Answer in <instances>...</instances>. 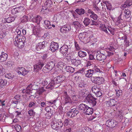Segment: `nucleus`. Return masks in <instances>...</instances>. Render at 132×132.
Returning a JSON list of instances; mask_svg holds the SVG:
<instances>
[{"mask_svg": "<svg viewBox=\"0 0 132 132\" xmlns=\"http://www.w3.org/2000/svg\"><path fill=\"white\" fill-rule=\"evenodd\" d=\"M42 19V18L41 16L37 15L36 17H34L32 20L33 22L36 23L37 24H39Z\"/></svg>", "mask_w": 132, "mask_h": 132, "instance_id": "nucleus-17", "label": "nucleus"}, {"mask_svg": "<svg viewBox=\"0 0 132 132\" xmlns=\"http://www.w3.org/2000/svg\"><path fill=\"white\" fill-rule=\"evenodd\" d=\"M29 71L26 70L24 68L22 75L23 76H24L26 75L28 73Z\"/></svg>", "mask_w": 132, "mask_h": 132, "instance_id": "nucleus-58", "label": "nucleus"}, {"mask_svg": "<svg viewBox=\"0 0 132 132\" xmlns=\"http://www.w3.org/2000/svg\"><path fill=\"white\" fill-rule=\"evenodd\" d=\"M71 110L72 111L73 113H74V115L75 116L77 115V114L79 112V111L76 108H73L71 109Z\"/></svg>", "mask_w": 132, "mask_h": 132, "instance_id": "nucleus-50", "label": "nucleus"}, {"mask_svg": "<svg viewBox=\"0 0 132 132\" xmlns=\"http://www.w3.org/2000/svg\"><path fill=\"white\" fill-rule=\"evenodd\" d=\"M73 113L71 109L69 112H68L67 113V115L70 118H72L75 116Z\"/></svg>", "mask_w": 132, "mask_h": 132, "instance_id": "nucleus-40", "label": "nucleus"}, {"mask_svg": "<svg viewBox=\"0 0 132 132\" xmlns=\"http://www.w3.org/2000/svg\"><path fill=\"white\" fill-rule=\"evenodd\" d=\"M65 79V76L62 75L56 77L54 78L53 80L55 84L60 83V82H62Z\"/></svg>", "mask_w": 132, "mask_h": 132, "instance_id": "nucleus-10", "label": "nucleus"}, {"mask_svg": "<svg viewBox=\"0 0 132 132\" xmlns=\"http://www.w3.org/2000/svg\"><path fill=\"white\" fill-rule=\"evenodd\" d=\"M85 99L92 107H94L96 105L97 98L93 97L91 94H88L86 97Z\"/></svg>", "mask_w": 132, "mask_h": 132, "instance_id": "nucleus-3", "label": "nucleus"}, {"mask_svg": "<svg viewBox=\"0 0 132 132\" xmlns=\"http://www.w3.org/2000/svg\"><path fill=\"white\" fill-rule=\"evenodd\" d=\"M5 77L11 80H12L14 78V76L10 73H6L5 75Z\"/></svg>", "mask_w": 132, "mask_h": 132, "instance_id": "nucleus-39", "label": "nucleus"}, {"mask_svg": "<svg viewBox=\"0 0 132 132\" xmlns=\"http://www.w3.org/2000/svg\"><path fill=\"white\" fill-rule=\"evenodd\" d=\"M100 89V88L99 89L97 87L96 85H95L93 86L92 89V92L93 93H96V92H97V91L99 90Z\"/></svg>", "mask_w": 132, "mask_h": 132, "instance_id": "nucleus-36", "label": "nucleus"}, {"mask_svg": "<svg viewBox=\"0 0 132 132\" xmlns=\"http://www.w3.org/2000/svg\"><path fill=\"white\" fill-rule=\"evenodd\" d=\"M44 6L46 8L45 9L46 10L47 8H50L52 6V2L51 0H47L45 2Z\"/></svg>", "mask_w": 132, "mask_h": 132, "instance_id": "nucleus-20", "label": "nucleus"}, {"mask_svg": "<svg viewBox=\"0 0 132 132\" xmlns=\"http://www.w3.org/2000/svg\"><path fill=\"white\" fill-rule=\"evenodd\" d=\"M72 24L76 28H78V27L79 28L81 27V24L80 22L77 21H76L73 22Z\"/></svg>", "mask_w": 132, "mask_h": 132, "instance_id": "nucleus-35", "label": "nucleus"}, {"mask_svg": "<svg viewBox=\"0 0 132 132\" xmlns=\"http://www.w3.org/2000/svg\"><path fill=\"white\" fill-rule=\"evenodd\" d=\"M45 24L44 26L46 29H49L52 28L51 25L50 24V22L48 20H46L44 21Z\"/></svg>", "mask_w": 132, "mask_h": 132, "instance_id": "nucleus-23", "label": "nucleus"}, {"mask_svg": "<svg viewBox=\"0 0 132 132\" xmlns=\"http://www.w3.org/2000/svg\"><path fill=\"white\" fill-rule=\"evenodd\" d=\"M24 68L23 67H18V68L17 69L18 70V72L19 74H22Z\"/></svg>", "mask_w": 132, "mask_h": 132, "instance_id": "nucleus-53", "label": "nucleus"}, {"mask_svg": "<svg viewBox=\"0 0 132 132\" xmlns=\"http://www.w3.org/2000/svg\"><path fill=\"white\" fill-rule=\"evenodd\" d=\"M14 64V63L13 62L11 61H9L7 62L6 65L8 67H10L12 66Z\"/></svg>", "mask_w": 132, "mask_h": 132, "instance_id": "nucleus-54", "label": "nucleus"}, {"mask_svg": "<svg viewBox=\"0 0 132 132\" xmlns=\"http://www.w3.org/2000/svg\"><path fill=\"white\" fill-rule=\"evenodd\" d=\"M6 32L5 31H1L0 32V38H4L6 35Z\"/></svg>", "mask_w": 132, "mask_h": 132, "instance_id": "nucleus-51", "label": "nucleus"}, {"mask_svg": "<svg viewBox=\"0 0 132 132\" xmlns=\"http://www.w3.org/2000/svg\"><path fill=\"white\" fill-rule=\"evenodd\" d=\"M40 31V29L39 27H35L33 29V32L34 35L39 34Z\"/></svg>", "mask_w": 132, "mask_h": 132, "instance_id": "nucleus-30", "label": "nucleus"}, {"mask_svg": "<svg viewBox=\"0 0 132 132\" xmlns=\"http://www.w3.org/2000/svg\"><path fill=\"white\" fill-rule=\"evenodd\" d=\"M91 80L93 83L100 85L103 83L105 80L102 77H93L91 78Z\"/></svg>", "mask_w": 132, "mask_h": 132, "instance_id": "nucleus-4", "label": "nucleus"}, {"mask_svg": "<svg viewBox=\"0 0 132 132\" xmlns=\"http://www.w3.org/2000/svg\"><path fill=\"white\" fill-rule=\"evenodd\" d=\"M44 91V90L43 89V88L42 87L38 89L37 90V92L39 94H41Z\"/></svg>", "mask_w": 132, "mask_h": 132, "instance_id": "nucleus-55", "label": "nucleus"}, {"mask_svg": "<svg viewBox=\"0 0 132 132\" xmlns=\"http://www.w3.org/2000/svg\"><path fill=\"white\" fill-rule=\"evenodd\" d=\"M94 94L95 96L97 97H100L102 94V91L100 89Z\"/></svg>", "mask_w": 132, "mask_h": 132, "instance_id": "nucleus-41", "label": "nucleus"}, {"mask_svg": "<svg viewBox=\"0 0 132 132\" xmlns=\"http://www.w3.org/2000/svg\"><path fill=\"white\" fill-rule=\"evenodd\" d=\"M65 69L67 71L69 72L73 73L75 70V69L71 66H67L65 67Z\"/></svg>", "mask_w": 132, "mask_h": 132, "instance_id": "nucleus-32", "label": "nucleus"}, {"mask_svg": "<svg viewBox=\"0 0 132 132\" xmlns=\"http://www.w3.org/2000/svg\"><path fill=\"white\" fill-rule=\"evenodd\" d=\"M57 125H58L57 126V130L60 129L63 126V124L62 122H57Z\"/></svg>", "mask_w": 132, "mask_h": 132, "instance_id": "nucleus-49", "label": "nucleus"}, {"mask_svg": "<svg viewBox=\"0 0 132 132\" xmlns=\"http://www.w3.org/2000/svg\"><path fill=\"white\" fill-rule=\"evenodd\" d=\"M28 113L29 116H34L35 112L32 110H31L28 111Z\"/></svg>", "mask_w": 132, "mask_h": 132, "instance_id": "nucleus-52", "label": "nucleus"}, {"mask_svg": "<svg viewBox=\"0 0 132 132\" xmlns=\"http://www.w3.org/2000/svg\"><path fill=\"white\" fill-rule=\"evenodd\" d=\"M78 56L81 58H84L87 55L86 53L84 51H80L78 53Z\"/></svg>", "mask_w": 132, "mask_h": 132, "instance_id": "nucleus-28", "label": "nucleus"}, {"mask_svg": "<svg viewBox=\"0 0 132 132\" xmlns=\"http://www.w3.org/2000/svg\"><path fill=\"white\" fill-rule=\"evenodd\" d=\"M26 38L25 37H22L20 38H15V40L14 42V45L20 48H22L24 45V42L25 41Z\"/></svg>", "mask_w": 132, "mask_h": 132, "instance_id": "nucleus-2", "label": "nucleus"}, {"mask_svg": "<svg viewBox=\"0 0 132 132\" xmlns=\"http://www.w3.org/2000/svg\"><path fill=\"white\" fill-rule=\"evenodd\" d=\"M104 3L106 5V7L107 9L109 10H111L112 8L111 5L107 1L105 2Z\"/></svg>", "mask_w": 132, "mask_h": 132, "instance_id": "nucleus-47", "label": "nucleus"}, {"mask_svg": "<svg viewBox=\"0 0 132 132\" xmlns=\"http://www.w3.org/2000/svg\"><path fill=\"white\" fill-rule=\"evenodd\" d=\"M16 34L17 35L16 36L15 38H22V37H25L21 35V31L20 30L18 29H16L15 30Z\"/></svg>", "mask_w": 132, "mask_h": 132, "instance_id": "nucleus-26", "label": "nucleus"}, {"mask_svg": "<svg viewBox=\"0 0 132 132\" xmlns=\"http://www.w3.org/2000/svg\"><path fill=\"white\" fill-rule=\"evenodd\" d=\"M124 13L125 14L124 15V19H126L128 18L130 16V12L129 10L127 9L125 10L124 11Z\"/></svg>", "mask_w": 132, "mask_h": 132, "instance_id": "nucleus-21", "label": "nucleus"}, {"mask_svg": "<svg viewBox=\"0 0 132 132\" xmlns=\"http://www.w3.org/2000/svg\"><path fill=\"white\" fill-rule=\"evenodd\" d=\"M57 122L56 121H53L51 122V124L52 128L56 130H57Z\"/></svg>", "mask_w": 132, "mask_h": 132, "instance_id": "nucleus-34", "label": "nucleus"}, {"mask_svg": "<svg viewBox=\"0 0 132 132\" xmlns=\"http://www.w3.org/2000/svg\"><path fill=\"white\" fill-rule=\"evenodd\" d=\"M117 124V122L115 120L109 119L107 120L105 124L107 126L112 128L115 127Z\"/></svg>", "mask_w": 132, "mask_h": 132, "instance_id": "nucleus-7", "label": "nucleus"}, {"mask_svg": "<svg viewBox=\"0 0 132 132\" xmlns=\"http://www.w3.org/2000/svg\"><path fill=\"white\" fill-rule=\"evenodd\" d=\"M8 54L4 52H2L0 55V62H2L5 61L8 58Z\"/></svg>", "mask_w": 132, "mask_h": 132, "instance_id": "nucleus-13", "label": "nucleus"}, {"mask_svg": "<svg viewBox=\"0 0 132 132\" xmlns=\"http://www.w3.org/2000/svg\"><path fill=\"white\" fill-rule=\"evenodd\" d=\"M96 58L97 60L99 61L104 60L106 59L105 58V56L103 55L101 53L97 55Z\"/></svg>", "mask_w": 132, "mask_h": 132, "instance_id": "nucleus-25", "label": "nucleus"}, {"mask_svg": "<svg viewBox=\"0 0 132 132\" xmlns=\"http://www.w3.org/2000/svg\"><path fill=\"white\" fill-rule=\"evenodd\" d=\"M72 122V121L70 119H65L64 122V126H67L68 125L69 123Z\"/></svg>", "mask_w": 132, "mask_h": 132, "instance_id": "nucleus-42", "label": "nucleus"}, {"mask_svg": "<svg viewBox=\"0 0 132 132\" xmlns=\"http://www.w3.org/2000/svg\"><path fill=\"white\" fill-rule=\"evenodd\" d=\"M31 90V88H30V86L29 85L26 88V89L25 90H24L23 91H25L26 93L29 95Z\"/></svg>", "mask_w": 132, "mask_h": 132, "instance_id": "nucleus-44", "label": "nucleus"}, {"mask_svg": "<svg viewBox=\"0 0 132 132\" xmlns=\"http://www.w3.org/2000/svg\"><path fill=\"white\" fill-rule=\"evenodd\" d=\"M47 106L46 107L45 109V110H46L47 112H49L51 111V110L49 106Z\"/></svg>", "mask_w": 132, "mask_h": 132, "instance_id": "nucleus-61", "label": "nucleus"}, {"mask_svg": "<svg viewBox=\"0 0 132 132\" xmlns=\"http://www.w3.org/2000/svg\"><path fill=\"white\" fill-rule=\"evenodd\" d=\"M4 69L3 68L2 65H0V76H2L5 74V72L4 70Z\"/></svg>", "mask_w": 132, "mask_h": 132, "instance_id": "nucleus-45", "label": "nucleus"}, {"mask_svg": "<svg viewBox=\"0 0 132 132\" xmlns=\"http://www.w3.org/2000/svg\"><path fill=\"white\" fill-rule=\"evenodd\" d=\"M7 83V81L6 80L0 79V86L2 87L3 86L6 85Z\"/></svg>", "mask_w": 132, "mask_h": 132, "instance_id": "nucleus-33", "label": "nucleus"}, {"mask_svg": "<svg viewBox=\"0 0 132 132\" xmlns=\"http://www.w3.org/2000/svg\"><path fill=\"white\" fill-rule=\"evenodd\" d=\"M71 28L70 25H67L63 26L61 28L60 30V31L62 33H65L70 30Z\"/></svg>", "mask_w": 132, "mask_h": 132, "instance_id": "nucleus-14", "label": "nucleus"}, {"mask_svg": "<svg viewBox=\"0 0 132 132\" xmlns=\"http://www.w3.org/2000/svg\"><path fill=\"white\" fill-rule=\"evenodd\" d=\"M36 104V103L35 102H31L29 104V107H32L33 106H35Z\"/></svg>", "mask_w": 132, "mask_h": 132, "instance_id": "nucleus-56", "label": "nucleus"}, {"mask_svg": "<svg viewBox=\"0 0 132 132\" xmlns=\"http://www.w3.org/2000/svg\"><path fill=\"white\" fill-rule=\"evenodd\" d=\"M54 62L52 61L50 62L43 68V72L44 73H47L51 70L55 66Z\"/></svg>", "mask_w": 132, "mask_h": 132, "instance_id": "nucleus-5", "label": "nucleus"}, {"mask_svg": "<svg viewBox=\"0 0 132 132\" xmlns=\"http://www.w3.org/2000/svg\"><path fill=\"white\" fill-rule=\"evenodd\" d=\"M45 41L38 43L36 46V49L37 51H39L43 49L46 45Z\"/></svg>", "mask_w": 132, "mask_h": 132, "instance_id": "nucleus-11", "label": "nucleus"}, {"mask_svg": "<svg viewBox=\"0 0 132 132\" xmlns=\"http://www.w3.org/2000/svg\"><path fill=\"white\" fill-rule=\"evenodd\" d=\"M17 8L18 9V11L19 12L23 11L24 9L23 7L21 6L17 7Z\"/></svg>", "mask_w": 132, "mask_h": 132, "instance_id": "nucleus-60", "label": "nucleus"}, {"mask_svg": "<svg viewBox=\"0 0 132 132\" xmlns=\"http://www.w3.org/2000/svg\"><path fill=\"white\" fill-rule=\"evenodd\" d=\"M115 91L116 92V96L118 97H119L122 95V91L120 89L119 90L116 89Z\"/></svg>", "mask_w": 132, "mask_h": 132, "instance_id": "nucleus-38", "label": "nucleus"}, {"mask_svg": "<svg viewBox=\"0 0 132 132\" xmlns=\"http://www.w3.org/2000/svg\"><path fill=\"white\" fill-rule=\"evenodd\" d=\"M15 128L16 131L18 132H20L21 130V126L19 125H15Z\"/></svg>", "mask_w": 132, "mask_h": 132, "instance_id": "nucleus-43", "label": "nucleus"}, {"mask_svg": "<svg viewBox=\"0 0 132 132\" xmlns=\"http://www.w3.org/2000/svg\"><path fill=\"white\" fill-rule=\"evenodd\" d=\"M107 28L106 27H105V26H104V27H103L102 28V30L104 32H105L106 33L108 34V31H107Z\"/></svg>", "mask_w": 132, "mask_h": 132, "instance_id": "nucleus-62", "label": "nucleus"}, {"mask_svg": "<svg viewBox=\"0 0 132 132\" xmlns=\"http://www.w3.org/2000/svg\"><path fill=\"white\" fill-rule=\"evenodd\" d=\"M116 102L114 99H110L109 101H106V106L108 107L115 106Z\"/></svg>", "mask_w": 132, "mask_h": 132, "instance_id": "nucleus-15", "label": "nucleus"}, {"mask_svg": "<svg viewBox=\"0 0 132 132\" xmlns=\"http://www.w3.org/2000/svg\"><path fill=\"white\" fill-rule=\"evenodd\" d=\"M55 84H56L53 80H51L50 81L46 87V88L49 89H52L54 88V86Z\"/></svg>", "mask_w": 132, "mask_h": 132, "instance_id": "nucleus-19", "label": "nucleus"}, {"mask_svg": "<svg viewBox=\"0 0 132 132\" xmlns=\"http://www.w3.org/2000/svg\"><path fill=\"white\" fill-rule=\"evenodd\" d=\"M75 11L79 15L84 14L85 13V10L82 9H76Z\"/></svg>", "mask_w": 132, "mask_h": 132, "instance_id": "nucleus-31", "label": "nucleus"}, {"mask_svg": "<svg viewBox=\"0 0 132 132\" xmlns=\"http://www.w3.org/2000/svg\"><path fill=\"white\" fill-rule=\"evenodd\" d=\"M85 76L86 77L88 78L91 77L94 73V70L92 69H89L87 70H86L84 71Z\"/></svg>", "mask_w": 132, "mask_h": 132, "instance_id": "nucleus-16", "label": "nucleus"}, {"mask_svg": "<svg viewBox=\"0 0 132 132\" xmlns=\"http://www.w3.org/2000/svg\"><path fill=\"white\" fill-rule=\"evenodd\" d=\"M18 9L17 7L11 10V13L13 14H15L19 12L18 11Z\"/></svg>", "mask_w": 132, "mask_h": 132, "instance_id": "nucleus-48", "label": "nucleus"}, {"mask_svg": "<svg viewBox=\"0 0 132 132\" xmlns=\"http://www.w3.org/2000/svg\"><path fill=\"white\" fill-rule=\"evenodd\" d=\"M90 16L91 18H93L94 20H96L98 18V16L97 14L94 13L92 14H90Z\"/></svg>", "mask_w": 132, "mask_h": 132, "instance_id": "nucleus-46", "label": "nucleus"}, {"mask_svg": "<svg viewBox=\"0 0 132 132\" xmlns=\"http://www.w3.org/2000/svg\"><path fill=\"white\" fill-rule=\"evenodd\" d=\"M89 60H95V58L94 57V55H92L91 54H90L89 55Z\"/></svg>", "mask_w": 132, "mask_h": 132, "instance_id": "nucleus-59", "label": "nucleus"}, {"mask_svg": "<svg viewBox=\"0 0 132 132\" xmlns=\"http://www.w3.org/2000/svg\"><path fill=\"white\" fill-rule=\"evenodd\" d=\"M132 5V1L129 0L126 1L124 3V4L122 5L123 7H128Z\"/></svg>", "mask_w": 132, "mask_h": 132, "instance_id": "nucleus-24", "label": "nucleus"}, {"mask_svg": "<svg viewBox=\"0 0 132 132\" xmlns=\"http://www.w3.org/2000/svg\"><path fill=\"white\" fill-rule=\"evenodd\" d=\"M29 86H30L31 88L33 90H36L39 89V86L37 85L36 84V83L34 82L33 84H31L29 85Z\"/></svg>", "mask_w": 132, "mask_h": 132, "instance_id": "nucleus-27", "label": "nucleus"}, {"mask_svg": "<svg viewBox=\"0 0 132 132\" xmlns=\"http://www.w3.org/2000/svg\"><path fill=\"white\" fill-rule=\"evenodd\" d=\"M92 70H94V74H95L96 72H100V70L99 69L97 68V67H95V68L92 69Z\"/></svg>", "mask_w": 132, "mask_h": 132, "instance_id": "nucleus-57", "label": "nucleus"}, {"mask_svg": "<svg viewBox=\"0 0 132 132\" xmlns=\"http://www.w3.org/2000/svg\"><path fill=\"white\" fill-rule=\"evenodd\" d=\"M44 64L42 62H39L34 65V68L36 71L40 70L44 66Z\"/></svg>", "mask_w": 132, "mask_h": 132, "instance_id": "nucleus-12", "label": "nucleus"}, {"mask_svg": "<svg viewBox=\"0 0 132 132\" xmlns=\"http://www.w3.org/2000/svg\"><path fill=\"white\" fill-rule=\"evenodd\" d=\"M107 29L110 32L111 34H113V33H114L113 31L112 30V28L111 27H108Z\"/></svg>", "mask_w": 132, "mask_h": 132, "instance_id": "nucleus-64", "label": "nucleus"}, {"mask_svg": "<svg viewBox=\"0 0 132 132\" xmlns=\"http://www.w3.org/2000/svg\"><path fill=\"white\" fill-rule=\"evenodd\" d=\"M78 109L82 111L85 114L89 115L92 114L93 109L92 107H89L88 106L83 103L80 104L79 106Z\"/></svg>", "mask_w": 132, "mask_h": 132, "instance_id": "nucleus-1", "label": "nucleus"}, {"mask_svg": "<svg viewBox=\"0 0 132 132\" xmlns=\"http://www.w3.org/2000/svg\"><path fill=\"white\" fill-rule=\"evenodd\" d=\"M63 97L64 100V102L65 104L72 103V101L70 96L68 95L67 92H64L63 93Z\"/></svg>", "mask_w": 132, "mask_h": 132, "instance_id": "nucleus-8", "label": "nucleus"}, {"mask_svg": "<svg viewBox=\"0 0 132 132\" xmlns=\"http://www.w3.org/2000/svg\"><path fill=\"white\" fill-rule=\"evenodd\" d=\"M56 101V100H54L52 102L47 101L46 102H42L40 103V105L42 107H44L45 106H50L51 105V104L54 103Z\"/></svg>", "mask_w": 132, "mask_h": 132, "instance_id": "nucleus-18", "label": "nucleus"}, {"mask_svg": "<svg viewBox=\"0 0 132 132\" xmlns=\"http://www.w3.org/2000/svg\"><path fill=\"white\" fill-rule=\"evenodd\" d=\"M59 48V44L57 43L52 42L51 44L50 50L52 52H54Z\"/></svg>", "mask_w": 132, "mask_h": 132, "instance_id": "nucleus-9", "label": "nucleus"}, {"mask_svg": "<svg viewBox=\"0 0 132 132\" xmlns=\"http://www.w3.org/2000/svg\"><path fill=\"white\" fill-rule=\"evenodd\" d=\"M90 20L88 18L85 17L84 19L83 22L85 26H88L91 22Z\"/></svg>", "mask_w": 132, "mask_h": 132, "instance_id": "nucleus-29", "label": "nucleus"}, {"mask_svg": "<svg viewBox=\"0 0 132 132\" xmlns=\"http://www.w3.org/2000/svg\"><path fill=\"white\" fill-rule=\"evenodd\" d=\"M69 48L68 46L66 45H63L60 49V52L63 57H67L68 55Z\"/></svg>", "mask_w": 132, "mask_h": 132, "instance_id": "nucleus-6", "label": "nucleus"}, {"mask_svg": "<svg viewBox=\"0 0 132 132\" xmlns=\"http://www.w3.org/2000/svg\"><path fill=\"white\" fill-rule=\"evenodd\" d=\"M93 64L94 63L92 61H87V66H89Z\"/></svg>", "mask_w": 132, "mask_h": 132, "instance_id": "nucleus-63", "label": "nucleus"}, {"mask_svg": "<svg viewBox=\"0 0 132 132\" xmlns=\"http://www.w3.org/2000/svg\"><path fill=\"white\" fill-rule=\"evenodd\" d=\"M71 62L72 64L77 66L81 64V61L80 60H76V59H72L71 60Z\"/></svg>", "mask_w": 132, "mask_h": 132, "instance_id": "nucleus-22", "label": "nucleus"}, {"mask_svg": "<svg viewBox=\"0 0 132 132\" xmlns=\"http://www.w3.org/2000/svg\"><path fill=\"white\" fill-rule=\"evenodd\" d=\"M15 20L14 17H9L7 18H5V20L6 22L8 23H10L13 21Z\"/></svg>", "mask_w": 132, "mask_h": 132, "instance_id": "nucleus-37", "label": "nucleus"}]
</instances>
